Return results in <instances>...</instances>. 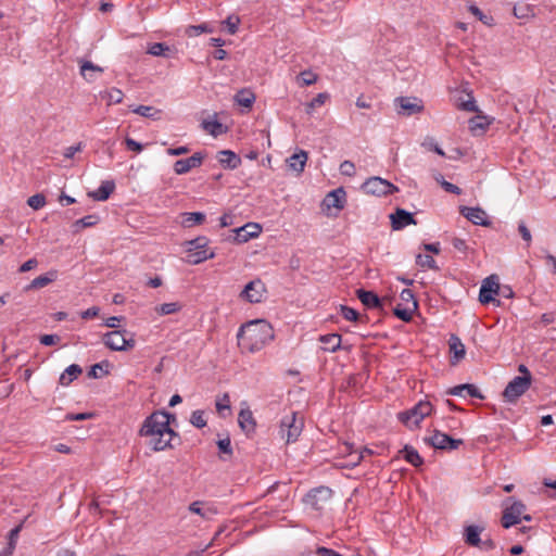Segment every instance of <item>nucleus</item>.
Segmentation results:
<instances>
[{"instance_id":"nucleus-7","label":"nucleus","mask_w":556,"mask_h":556,"mask_svg":"<svg viewBox=\"0 0 556 556\" xmlns=\"http://www.w3.org/2000/svg\"><path fill=\"white\" fill-rule=\"evenodd\" d=\"M532 377H514L503 391L507 403H516L531 387Z\"/></svg>"},{"instance_id":"nucleus-29","label":"nucleus","mask_w":556,"mask_h":556,"mask_svg":"<svg viewBox=\"0 0 556 556\" xmlns=\"http://www.w3.org/2000/svg\"><path fill=\"white\" fill-rule=\"evenodd\" d=\"M307 161V152L300 150L298 153L292 154L288 160V166L290 169L296 172L298 174L304 170V166Z\"/></svg>"},{"instance_id":"nucleus-3","label":"nucleus","mask_w":556,"mask_h":556,"mask_svg":"<svg viewBox=\"0 0 556 556\" xmlns=\"http://www.w3.org/2000/svg\"><path fill=\"white\" fill-rule=\"evenodd\" d=\"M208 239L200 236L186 242L187 262L193 265L200 264L215 256V253L207 248Z\"/></svg>"},{"instance_id":"nucleus-56","label":"nucleus","mask_w":556,"mask_h":556,"mask_svg":"<svg viewBox=\"0 0 556 556\" xmlns=\"http://www.w3.org/2000/svg\"><path fill=\"white\" fill-rule=\"evenodd\" d=\"M217 446L222 453L227 454L228 456L232 455L231 441L228 437L218 440Z\"/></svg>"},{"instance_id":"nucleus-39","label":"nucleus","mask_w":556,"mask_h":556,"mask_svg":"<svg viewBox=\"0 0 556 556\" xmlns=\"http://www.w3.org/2000/svg\"><path fill=\"white\" fill-rule=\"evenodd\" d=\"M215 407H216L217 413L222 417H225L224 412L225 410L230 412V396H229V394L228 393H223L220 396H217L216 402H215Z\"/></svg>"},{"instance_id":"nucleus-63","label":"nucleus","mask_w":556,"mask_h":556,"mask_svg":"<svg viewBox=\"0 0 556 556\" xmlns=\"http://www.w3.org/2000/svg\"><path fill=\"white\" fill-rule=\"evenodd\" d=\"M100 313V308L98 306H91L87 308L86 311L80 313V317L83 319H90L93 317H97Z\"/></svg>"},{"instance_id":"nucleus-36","label":"nucleus","mask_w":556,"mask_h":556,"mask_svg":"<svg viewBox=\"0 0 556 556\" xmlns=\"http://www.w3.org/2000/svg\"><path fill=\"white\" fill-rule=\"evenodd\" d=\"M235 100L238 104L244 108H251L255 101V96L250 90L242 89L237 92Z\"/></svg>"},{"instance_id":"nucleus-4","label":"nucleus","mask_w":556,"mask_h":556,"mask_svg":"<svg viewBox=\"0 0 556 556\" xmlns=\"http://www.w3.org/2000/svg\"><path fill=\"white\" fill-rule=\"evenodd\" d=\"M102 341L112 351H129L135 348V333L123 330H113L103 334Z\"/></svg>"},{"instance_id":"nucleus-5","label":"nucleus","mask_w":556,"mask_h":556,"mask_svg":"<svg viewBox=\"0 0 556 556\" xmlns=\"http://www.w3.org/2000/svg\"><path fill=\"white\" fill-rule=\"evenodd\" d=\"M432 409L429 401H419L410 409L399 413V419L409 429H414L432 413Z\"/></svg>"},{"instance_id":"nucleus-51","label":"nucleus","mask_w":556,"mask_h":556,"mask_svg":"<svg viewBox=\"0 0 556 556\" xmlns=\"http://www.w3.org/2000/svg\"><path fill=\"white\" fill-rule=\"evenodd\" d=\"M103 365L109 366L108 362L94 364L88 371V377L98 379L108 374V370H103Z\"/></svg>"},{"instance_id":"nucleus-41","label":"nucleus","mask_w":556,"mask_h":556,"mask_svg":"<svg viewBox=\"0 0 556 556\" xmlns=\"http://www.w3.org/2000/svg\"><path fill=\"white\" fill-rule=\"evenodd\" d=\"M318 79V76L313 73L311 70L302 71L299 76L296 77L298 83L300 86H311L315 84Z\"/></svg>"},{"instance_id":"nucleus-32","label":"nucleus","mask_w":556,"mask_h":556,"mask_svg":"<svg viewBox=\"0 0 556 556\" xmlns=\"http://www.w3.org/2000/svg\"><path fill=\"white\" fill-rule=\"evenodd\" d=\"M181 225L185 228L193 227L194 225H201L205 220V214L202 212H186L181 214Z\"/></svg>"},{"instance_id":"nucleus-8","label":"nucleus","mask_w":556,"mask_h":556,"mask_svg":"<svg viewBox=\"0 0 556 556\" xmlns=\"http://www.w3.org/2000/svg\"><path fill=\"white\" fill-rule=\"evenodd\" d=\"M363 190L372 195L383 197L399 191V188L381 177H370L362 186Z\"/></svg>"},{"instance_id":"nucleus-18","label":"nucleus","mask_w":556,"mask_h":556,"mask_svg":"<svg viewBox=\"0 0 556 556\" xmlns=\"http://www.w3.org/2000/svg\"><path fill=\"white\" fill-rule=\"evenodd\" d=\"M262 231V227L256 223H248L242 227H239L235 230V241L238 243H243L249 241L252 238L258 237Z\"/></svg>"},{"instance_id":"nucleus-50","label":"nucleus","mask_w":556,"mask_h":556,"mask_svg":"<svg viewBox=\"0 0 556 556\" xmlns=\"http://www.w3.org/2000/svg\"><path fill=\"white\" fill-rule=\"evenodd\" d=\"M435 180L438 182H440V185L446 192L457 194V195L462 193V189L458 186L444 180L442 175H439L438 177H435Z\"/></svg>"},{"instance_id":"nucleus-38","label":"nucleus","mask_w":556,"mask_h":556,"mask_svg":"<svg viewBox=\"0 0 556 556\" xmlns=\"http://www.w3.org/2000/svg\"><path fill=\"white\" fill-rule=\"evenodd\" d=\"M182 308V305L179 302H170V303H163L157 306H155V312L161 315H170L178 313Z\"/></svg>"},{"instance_id":"nucleus-1","label":"nucleus","mask_w":556,"mask_h":556,"mask_svg":"<svg viewBox=\"0 0 556 556\" xmlns=\"http://www.w3.org/2000/svg\"><path fill=\"white\" fill-rule=\"evenodd\" d=\"M170 417L174 418V415L167 412H154L144 419L139 430L141 437L149 438L148 444L155 452L170 447V441L177 435L169 427Z\"/></svg>"},{"instance_id":"nucleus-60","label":"nucleus","mask_w":556,"mask_h":556,"mask_svg":"<svg viewBox=\"0 0 556 556\" xmlns=\"http://www.w3.org/2000/svg\"><path fill=\"white\" fill-rule=\"evenodd\" d=\"M518 231H519L520 236L522 237V239L528 243V247H529L532 241V236H531L530 230L528 229V227L526 226V224L523 222L519 223Z\"/></svg>"},{"instance_id":"nucleus-27","label":"nucleus","mask_w":556,"mask_h":556,"mask_svg":"<svg viewBox=\"0 0 556 556\" xmlns=\"http://www.w3.org/2000/svg\"><path fill=\"white\" fill-rule=\"evenodd\" d=\"M319 341L324 344V351L333 353L341 349L342 340L339 333H328L320 336Z\"/></svg>"},{"instance_id":"nucleus-44","label":"nucleus","mask_w":556,"mask_h":556,"mask_svg":"<svg viewBox=\"0 0 556 556\" xmlns=\"http://www.w3.org/2000/svg\"><path fill=\"white\" fill-rule=\"evenodd\" d=\"M190 422L193 427L198 429L204 428L207 425V421L205 419V412L202 409H197L192 412Z\"/></svg>"},{"instance_id":"nucleus-57","label":"nucleus","mask_w":556,"mask_h":556,"mask_svg":"<svg viewBox=\"0 0 556 556\" xmlns=\"http://www.w3.org/2000/svg\"><path fill=\"white\" fill-rule=\"evenodd\" d=\"M422 147L428 148L429 150H432L433 152H435L437 154H439L441 156L445 155L444 151L439 147V144L435 142V140L433 138H427L422 142Z\"/></svg>"},{"instance_id":"nucleus-23","label":"nucleus","mask_w":556,"mask_h":556,"mask_svg":"<svg viewBox=\"0 0 556 556\" xmlns=\"http://www.w3.org/2000/svg\"><path fill=\"white\" fill-rule=\"evenodd\" d=\"M238 424L247 434L254 432L256 422L250 408H242L239 412Z\"/></svg>"},{"instance_id":"nucleus-64","label":"nucleus","mask_w":556,"mask_h":556,"mask_svg":"<svg viewBox=\"0 0 556 556\" xmlns=\"http://www.w3.org/2000/svg\"><path fill=\"white\" fill-rule=\"evenodd\" d=\"M316 555L317 556H341L338 552H336L334 549H331V548H327V547H324V546H319L317 547L316 549Z\"/></svg>"},{"instance_id":"nucleus-11","label":"nucleus","mask_w":556,"mask_h":556,"mask_svg":"<svg viewBox=\"0 0 556 556\" xmlns=\"http://www.w3.org/2000/svg\"><path fill=\"white\" fill-rule=\"evenodd\" d=\"M265 294V283L260 278H256L245 285L239 296L243 301L254 304L261 303L264 300Z\"/></svg>"},{"instance_id":"nucleus-46","label":"nucleus","mask_w":556,"mask_h":556,"mask_svg":"<svg viewBox=\"0 0 556 556\" xmlns=\"http://www.w3.org/2000/svg\"><path fill=\"white\" fill-rule=\"evenodd\" d=\"M189 510L193 514L200 515L205 519H210L211 515L215 514V510L211 508H202V503L198 501L189 505Z\"/></svg>"},{"instance_id":"nucleus-31","label":"nucleus","mask_w":556,"mask_h":556,"mask_svg":"<svg viewBox=\"0 0 556 556\" xmlns=\"http://www.w3.org/2000/svg\"><path fill=\"white\" fill-rule=\"evenodd\" d=\"M79 63H80V74L84 77V79L88 83H92L96 79V76H89L88 72H92L93 74L94 73L102 74L104 72V70L101 66L96 65L90 61L84 60V61H80Z\"/></svg>"},{"instance_id":"nucleus-9","label":"nucleus","mask_w":556,"mask_h":556,"mask_svg":"<svg viewBox=\"0 0 556 556\" xmlns=\"http://www.w3.org/2000/svg\"><path fill=\"white\" fill-rule=\"evenodd\" d=\"M500 283L496 275H491L482 280L479 301L481 304L495 303L500 305V301L495 299V295L500 293Z\"/></svg>"},{"instance_id":"nucleus-30","label":"nucleus","mask_w":556,"mask_h":556,"mask_svg":"<svg viewBox=\"0 0 556 556\" xmlns=\"http://www.w3.org/2000/svg\"><path fill=\"white\" fill-rule=\"evenodd\" d=\"M490 122L485 116L476 115L469 119V130L475 136H480L484 134L488 129Z\"/></svg>"},{"instance_id":"nucleus-45","label":"nucleus","mask_w":556,"mask_h":556,"mask_svg":"<svg viewBox=\"0 0 556 556\" xmlns=\"http://www.w3.org/2000/svg\"><path fill=\"white\" fill-rule=\"evenodd\" d=\"M417 308L414 307H402V305H396L393 308V314L403 321H409L413 317V312Z\"/></svg>"},{"instance_id":"nucleus-62","label":"nucleus","mask_w":556,"mask_h":556,"mask_svg":"<svg viewBox=\"0 0 556 556\" xmlns=\"http://www.w3.org/2000/svg\"><path fill=\"white\" fill-rule=\"evenodd\" d=\"M469 11L477 16L482 23L489 24L491 17L486 16L477 5L471 4Z\"/></svg>"},{"instance_id":"nucleus-2","label":"nucleus","mask_w":556,"mask_h":556,"mask_svg":"<svg viewBox=\"0 0 556 556\" xmlns=\"http://www.w3.org/2000/svg\"><path fill=\"white\" fill-rule=\"evenodd\" d=\"M237 338L242 349L254 353L263 349L274 338L273 328L266 320H251L240 327Z\"/></svg>"},{"instance_id":"nucleus-47","label":"nucleus","mask_w":556,"mask_h":556,"mask_svg":"<svg viewBox=\"0 0 556 556\" xmlns=\"http://www.w3.org/2000/svg\"><path fill=\"white\" fill-rule=\"evenodd\" d=\"M328 98L329 94L326 92L318 93L311 102L306 104V113L312 114L313 110L317 106L323 105Z\"/></svg>"},{"instance_id":"nucleus-25","label":"nucleus","mask_w":556,"mask_h":556,"mask_svg":"<svg viewBox=\"0 0 556 556\" xmlns=\"http://www.w3.org/2000/svg\"><path fill=\"white\" fill-rule=\"evenodd\" d=\"M115 190V182L113 180H104L100 187L90 192L89 195L96 201H105Z\"/></svg>"},{"instance_id":"nucleus-15","label":"nucleus","mask_w":556,"mask_h":556,"mask_svg":"<svg viewBox=\"0 0 556 556\" xmlns=\"http://www.w3.org/2000/svg\"><path fill=\"white\" fill-rule=\"evenodd\" d=\"M391 226L393 230H401L408 225H416L414 215L404 208L397 207L394 213L390 214Z\"/></svg>"},{"instance_id":"nucleus-14","label":"nucleus","mask_w":556,"mask_h":556,"mask_svg":"<svg viewBox=\"0 0 556 556\" xmlns=\"http://www.w3.org/2000/svg\"><path fill=\"white\" fill-rule=\"evenodd\" d=\"M205 155L201 152H195L188 159L178 160L174 163V172L177 175L189 173L192 168L200 167L204 161Z\"/></svg>"},{"instance_id":"nucleus-49","label":"nucleus","mask_w":556,"mask_h":556,"mask_svg":"<svg viewBox=\"0 0 556 556\" xmlns=\"http://www.w3.org/2000/svg\"><path fill=\"white\" fill-rule=\"evenodd\" d=\"M340 313L342 317L349 321H358L359 314L352 307L346 305H340Z\"/></svg>"},{"instance_id":"nucleus-55","label":"nucleus","mask_w":556,"mask_h":556,"mask_svg":"<svg viewBox=\"0 0 556 556\" xmlns=\"http://www.w3.org/2000/svg\"><path fill=\"white\" fill-rule=\"evenodd\" d=\"M239 23L240 18L237 15H229L225 21V24L228 27V33L231 35L236 34Z\"/></svg>"},{"instance_id":"nucleus-6","label":"nucleus","mask_w":556,"mask_h":556,"mask_svg":"<svg viewBox=\"0 0 556 556\" xmlns=\"http://www.w3.org/2000/svg\"><path fill=\"white\" fill-rule=\"evenodd\" d=\"M303 419L299 418L296 413H291L282 417L279 434L287 443L295 442L303 430Z\"/></svg>"},{"instance_id":"nucleus-35","label":"nucleus","mask_w":556,"mask_h":556,"mask_svg":"<svg viewBox=\"0 0 556 556\" xmlns=\"http://www.w3.org/2000/svg\"><path fill=\"white\" fill-rule=\"evenodd\" d=\"M131 111L140 116L148 117L153 121L159 119L161 115V110H157L151 105H138Z\"/></svg>"},{"instance_id":"nucleus-22","label":"nucleus","mask_w":556,"mask_h":556,"mask_svg":"<svg viewBox=\"0 0 556 556\" xmlns=\"http://www.w3.org/2000/svg\"><path fill=\"white\" fill-rule=\"evenodd\" d=\"M448 346L451 353H453V356L451 358V364L455 365L460 359L465 357L466 351L465 345L463 344L462 340L456 334H451L448 339Z\"/></svg>"},{"instance_id":"nucleus-10","label":"nucleus","mask_w":556,"mask_h":556,"mask_svg":"<svg viewBox=\"0 0 556 556\" xmlns=\"http://www.w3.org/2000/svg\"><path fill=\"white\" fill-rule=\"evenodd\" d=\"M332 496V490L328 486L320 485L312 489L305 496L304 503L315 510H320L324 505L329 502Z\"/></svg>"},{"instance_id":"nucleus-59","label":"nucleus","mask_w":556,"mask_h":556,"mask_svg":"<svg viewBox=\"0 0 556 556\" xmlns=\"http://www.w3.org/2000/svg\"><path fill=\"white\" fill-rule=\"evenodd\" d=\"M125 144L128 150H131L136 153H140L143 150V144H141L140 142L136 141L135 139H132L130 137H127L125 139Z\"/></svg>"},{"instance_id":"nucleus-17","label":"nucleus","mask_w":556,"mask_h":556,"mask_svg":"<svg viewBox=\"0 0 556 556\" xmlns=\"http://www.w3.org/2000/svg\"><path fill=\"white\" fill-rule=\"evenodd\" d=\"M460 214L475 225L489 226L491 223L484 210L481 207L460 206Z\"/></svg>"},{"instance_id":"nucleus-24","label":"nucleus","mask_w":556,"mask_h":556,"mask_svg":"<svg viewBox=\"0 0 556 556\" xmlns=\"http://www.w3.org/2000/svg\"><path fill=\"white\" fill-rule=\"evenodd\" d=\"M358 300L368 308H382L381 299L372 291L356 290Z\"/></svg>"},{"instance_id":"nucleus-19","label":"nucleus","mask_w":556,"mask_h":556,"mask_svg":"<svg viewBox=\"0 0 556 556\" xmlns=\"http://www.w3.org/2000/svg\"><path fill=\"white\" fill-rule=\"evenodd\" d=\"M446 394L448 395H455V396H470L483 400L484 395L480 392V390L471 383H464L455 386L446 391Z\"/></svg>"},{"instance_id":"nucleus-16","label":"nucleus","mask_w":556,"mask_h":556,"mask_svg":"<svg viewBox=\"0 0 556 556\" xmlns=\"http://www.w3.org/2000/svg\"><path fill=\"white\" fill-rule=\"evenodd\" d=\"M395 102L400 106V114L412 116L414 114L420 113L424 110V105L421 100L417 98L409 97H399Z\"/></svg>"},{"instance_id":"nucleus-21","label":"nucleus","mask_w":556,"mask_h":556,"mask_svg":"<svg viewBox=\"0 0 556 556\" xmlns=\"http://www.w3.org/2000/svg\"><path fill=\"white\" fill-rule=\"evenodd\" d=\"M346 193L343 188H338L330 191L325 198V204L327 207H334L337 210H342L345 204Z\"/></svg>"},{"instance_id":"nucleus-53","label":"nucleus","mask_w":556,"mask_h":556,"mask_svg":"<svg viewBox=\"0 0 556 556\" xmlns=\"http://www.w3.org/2000/svg\"><path fill=\"white\" fill-rule=\"evenodd\" d=\"M223 125L218 121H204L203 128L207 130L213 136H217L222 134Z\"/></svg>"},{"instance_id":"nucleus-48","label":"nucleus","mask_w":556,"mask_h":556,"mask_svg":"<svg viewBox=\"0 0 556 556\" xmlns=\"http://www.w3.org/2000/svg\"><path fill=\"white\" fill-rule=\"evenodd\" d=\"M170 49L167 45L163 42H155L151 45L148 49V53L154 56H166V52H168Z\"/></svg>"},{"instance_id":"nucleus-42","label":"nucleus","mask_w":556,"mask_h":556,"mask_svg":"<svg viewBox=\"0 0 556 556\" xmlns=\"http://www.w3.org/2000/svg\"><path fill=\"white\" fill-rule=\"evenodd\" d=\"M99 222V217L97 215H87L80 219H77L73 227L75 231H79L83 228L94 226Z\"/></svg>"},{"instance_id":"nucleus-26","label":"nucleus","mask_w":556,"mask_h":556,"mask_svg":"<svg viewBox=\"0 0 556 556\" xmlns=\"http://www.w3.org/2000/svg\"><path fill=\"white\" fill-rule=\"evenodd\" d=\"M482 531H483V528L476 526V525H470V526L465 527V530H464L465 543L469 546H476V547L480 546V543H481L480 534Z\"/></svg>"},{"instance_id":"nucleus-33","label":"nucleus","mask_w":556,"mask_h":556,"mask_svg":"<svg viewBox=\"0 0 556 556\" xmlns=\"http://www.w3.org/2000/svg\"><path fill=\"white\" fill-rule=\"evenodd\" d=\"M56 279V271H49L45 275H40L27 286L26 290L41 289Z\"/></svg>"},{"instance_id":"nucleus-12","label":"nucleus","mask_w":556,"mask_h":556,"mask_svg":"<svg viewBox=\"0 0 556 556\" xmlns=\"http://www.w3.org/2000/svg\"><path fill=\"white\" fill-rule=\"evenodd\" d=\"M425 442L434 448L448 451L457 450L463 444L460 439H453L439 430H435L431 437L426 438Z\"/></svg>"},{"instance_id":"nucleus-13","label":"nucleus","mask_w":556,"mask_h":556,"mask_svg":"<svg viewBox=\"0 0 556 556\" xmlns=\"http://www.w3.org/2000/svg\"><path fill=\"white\" fill-rule=\"evenodd\" d=\"M526 510V505L521 501H513L509 507H506L502 516V526L508 529L518 525L521 520V515Z\"/></svg>"},{"instance_id":"nucleus-61","label":"nucleus","mask_w":556,"mask_h":556,"mask_svg":"<svg viewBox=\"0 0 556 556\" xmlns=\"http://www.w3.org/2000/svg\"><path fill=\"white\" fill-rule=\"evenodd\" d=\"M60 341V337L58 334H43L40 337V343L49 346L56 344Z\"/></svg>"},{"instance_id":"nucleus-52","label":"nucleus","mask_w":556,"mask_h":556,"mask_svg":"<svg viewBox=\"0 0 556 556\" xmlns=\"http://www.w3.org/2000/svg\"><path fill=\"white\" fill-rule=\"evenodd\" d=\"M27 204L34 210H39L45 206L46 198L41 193H36L28 198Z\"/></svg>"},{"instance_id":"nucleus-28","label":"nucleus","mask_w":556,"mask_h":556,"mask_svg":"<svg viewBox=\"0 0 556 556\" xmlns=\"http://www.w3.org/2000/svg\"><path fill=\"white\" fill-rule=\"evenodd\" d=\"M83 372V369L77 364L70 365L60 376L59 383L61 386H70L78 376Z\"/></svg>"},{"instance_id":"nucleus-54","label":"nucleus","mask_w":556,"mask_h":556,"mask_svg":"<svg viewBox=\"0 0 556 556\" xmlns=\"http://www.w3.org/2000/svg\"><path fill=\"white\" fill-rule=\"evenodd\" d=\"M400 298L405 303H410L414 308H417V301L415 300V295L410 289H403L400 293Z\"/></svg>"},{"instance_id":"nucleus-43","label":"nucleus","mask_w":556,"mask_h":556,"mask_svg":"<svg viewBox=\"0 0 556 556\" xmlns=\"http://www.w3.org/2000/svg\"><path fill=\"white\" fill-rule=\"evenodd\" d=\"M102 98L108 99L109 104H117L123 101L124 93L118 88H111L102 94Z\"/></svg>"},{"instance_id":"nucleus-58","label":"nucleus","mask_w":556,"mask_h":556,"mask_svg":"<svg viewBox=\"0 0 556 556\" xmlns=\"http://www.w3.org/2000/svg\"><path fill=\"white\" fill-rule=\"evenodd\" d=\"M340 173L345 176H353L355 174V165L351 161H343L340 164Z\"/></svg>"},{"instance_id":"nucleus-37","label":"nucleus","mask_w":556,"mask_h":556,"mask_svg":"<svg viewBox=\"0 0 556 556\" xmlns=\"http://www.w3.org/2000/svg\"><path fill=\"white\" fill-rule=\"evenodd\" d=\"M514 15L520 20L532 17L534 16V7L527 3H517L514 7Z\"/></svg>"},{"instance_id":"nucleus-20","label":"nucleus","mask_w":556,"mask_h":556,"mask_svg":"<svg viewBox=\"0 0 556 556\" xmlns=\"http://www.w3.org/2000/svg\"><path fill=\"white\" fill-rule=\"evenodd\" d=\"M219 164L225 169H236L241 164L240 156L231 150H222L217 154Z\"/></svg>"},{"instance_id":"nucleus-34","label":"nucleus","mask_w":556,"mask_h":556,"mask_svg":"<svg viewBox=\"0 0 556 556\" xmlns=\"http://www.w3.org/2000/svg\"><path fill=\"white\" fill-rule=\"evenodd\" d=\"M401 453H403L405 460L414 467H419L424 464V459L419 455L418 451L410 445H405Z\"/></svg>"},{"instance_id":"nucleus-40","label":"nucleus","mask_w":556,"mask_h":556,"mask_svg":"<svg viewBox=\"0 0 556 556\" xmlns=\"http://www.w3.org/2000/svg\"><path fill=\"white\" fill-rule=\"evenodd\" d=\"M416 264L422 268L439 269L435 260L429 254H418L416 256Z\"/></svg>"}]
</instances>
